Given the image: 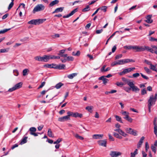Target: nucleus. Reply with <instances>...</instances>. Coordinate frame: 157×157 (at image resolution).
Listing matches in <instances>:
<instances>
[{
  "instance_id": "7",
  "label": "nucleus",
  "mask_w": 157,
  "mask_h": 157,
  "mask_svg": "<svg viewBox=\"0 0 157 157\" xmlns=\"http://www.w3.org/2000/svg\"><path fill=\"white\" fill-rule=\"evenodd\" d=\"M66 51V50L63 49L60 50L59 51V53L58 54V55L59 56L60 58H66L67 56V54H64Z\"/></svg>"
},
{
  "instance_id": "8",
  "label": "nucleus",
  "mask_w": 157,
  "mask_h": 157,
  "mask_svg": "<svg viewBox=\"0 0 157 157\" xmlns=\"http://www.w3.org/2000/svg\"><path fill=\"white\" fill-rule=\"evenodd\" d=\"M152 17V15H148L146 17V20H145V22H147L148 24H150L153 22V20L151 19Z\"/></svg>"
},
{
  "instance_id": "9",
  "label": "nucleus",
  "mask_w": 157,
  "mask_h": 157,
  "mask_svg": "<svg viewBox=\"0 0 157 157\" xmlns=\"http://www.w3.org/2000/svg\"><path fill=\"white\" fill-rule=\"evenodd\" d=\"M123 64L122 59H121L117 61H115L112 63L111 64L112 66H113L117 65Z\"/></svg>"
},
{
  "instance_id": "26",
  "label": "nucleus",
  "mask_w": 157,
  "mask_h": 157,
  "mask_svg": "<svg viewBox=\"0 0 157 157\" xmlns=\"http://www.w3.org/2000/svg\"><path fill=\"white\" fill-rule=\"evenodd\" d=\"M56 64H52L45 65H44V67L49 68H55V67H56Z\"/></svg>"
},
{
  "instance_id": "34",
  "label": "nucleus",
  "mask_w": 157,
  "mask_h": 157,
  "mask_svg": "<svg viewBox=\"0 0 157 157\" xmlns=\"http://www.w3.org/2000/svg\"><path fill=\"white\" fill-rule=\"evenodd\" d=\"M63 85V83L60 82L56 84V85L55 86V87L57 89H59Z\"/></svg>"
},
{
  "instance_id": "32",
  "label": "nucleus",
  "mask_w": 157,
  "mask_h": 157,
  "mask_svg": "<svg viewBox=\"0 0 157 157\" xmlns=\"http://www.w3.org/2000/svg\"><path fill=\"white\" fill-rule=\"evenodd\" d=\"M115 117L116 119V120L121 123H123L122 121L121 120V118L119 116L117 115H115Z\"/></svg>"
},
{
  "instance_id": "42",
  "label": "nucleus",
  "mask_w": 157,
  "mask_h": 157,
  "mask_svg": "<svg viewBox=\"0 0 157 157\" xmlns=\"http://www.w3.org/2000/svg\"><path fill=\"white\" fill-rule=\"evenodd\" d=\"M124 90L126 92L129 93L131 90V87H124Z\"/></svg>"
},
{
  "instance_id": "27",
  "label": "nucleus",
  "mask_w": 157,
  "mask_h": 157,
  "mask_svg": "<svg viewBox=\"0 0 157 157\" xmlns=\"http://www.w3.org/2000/svg\"><path fill=\"white\" fill-rule=\"evenodd\" d=\"M48 135L50 137H54V136L50 128H48Z\"/></svg>"
},
{
  "instance_id": "24",
  "label": "nucleus",
  "mask_w": 157,
  "mask_h": 157,
  "mask_svg": "<svg viewBox=\"0 0 157 157\" xmlns=\"http://www.w3.org/2000/svg\"><path fill=\"white\" fill-rule=\"evenodd\" d=\"M78 75L77 73H74L70 75H67V77L70 79H73L76 76Z\"/></svg>"
},
{
  "instance_id": "64",
  "label": "nucleus",
  "mask_w": 157,
  "mask_h": 157,
  "mask_svg": "<svg viewBox=\"0 0 157 157\" xmlns=\"http://www.w3.org/2000/svg\"><path fill=\"white\" fill-rule=\"evenodd\" d=\"M13 2H11L10 4L8 7V10H10L12 7L13 6Z\"/></svg>"
},
{
  "instance_id": "35",
  "label": "nucleus",
  "mask_w": 157,
  "mask_h": 157,
  "mask_svg": "<svg viewBox=\"0 0 157 157\" xmlns=\"http://www.w3.org/2000/svg\"><path fill=\"white\" fill-rule=\"evenodd\" d=\"M137 151V149H136L133 153H131V157H135L136 155L138 154Z\"/></svg>"
},
{
  "instance_id": "56",
  "label": "nucleus",
  "mask_w": 157,
  "mask_h": 157,
  "mask_svg": "<svg viewBox=\"0 0 157 157\" xmlns=\"http://www.w3.org/2000/svg\"><path fill=\"white\" fill-rule=\"evenodd\" d=\"M13 73L15 76H17L19 75V72L17 70H13Z\"/></svg>"
},
{
  "instance_id": "13",
  "label": "nucleus",
  "mask_w": 157,
  "mask_h": 157,
  "mask_svg": "<svg viewBox=\"0 0 157 157\" xmlns=\"http://www.w3.org/2000/svg\"><path fill=\"white\" fill-rule=\"evenodd\" d=\"M99 145L105 147L106 146V141L105 140H100L98 141Z\"/></svg>"
},
{
  "instance_id": "62",
  "label": "nucleus",
  "mask_w": 157,
  "mask_h": 157,
  "mask_svg": "<svg viewBox=\"0 0 157 157\" xmlns=\"http://www.w3.org/2000/svg\"><path fill=\"white\" fill-rule=\"evenodd\" d=\"M144 62L147 65H149V66H150V65L152 63L151 61L147 59H145L144 60Z\"/></svg>"
},
{
  "instance_id": "28",
  "label": "nucleus",
  "mask_w": 157,
  "mask_h": 157,
  "mask_svg": "<svg viewBox=\"0 0 157 157\" xmlns=\"http://www.w3.org/2000/svg\"><path fill=\"white\" fill-rule=\"evenodd\" d=\"M44 62L48 61L49 60L51 59L50 55H44Z\"/></svg>"
},
{
  "instance_id": "41",
  "label": "nucleus",
  "mask_w": 157,
  "mask_h": 157,
  "mask_svg": "<svg viewBox=\"0 0 157 157\" xmlns=\"http://www.w3.org/2000/svg\"><path fill=\"white\" fill-rule=\"evenodd\" d=\"M29 70L27 69H25L23 71V75L24 76H25L26 75L28 74L27 72H29Z\"/></svg>"
},
{
  "instance_id": "11",
  "label": "nucleus",
  "mask_w": 157,
  "mask_h": 157,
  "mask_svg": "<svg viewBox=\"0 0 157 157\" xmlns=\"http://www.w3.org/2000/svg\"><path fill=\"white\" fill-rule=\"evenodd\" d=\"M68 120H70V119L67 115L63 117H59L58 119V121L60 122H64Z\"/></svg>"
},
{
  "instance_id": "10",
  "label": "nucleus",
  "mask_w": 157,
  "mask_h": 157,
  "mask_svg": "<svg viewBox=\"0 0 157 157\" xmlns=\"http://www.w3.org/2000/svg\"><path fill=\"white\" fill-rule=\"evenodd\" d=\"M77 11V9L76 8L74 10H72L70 13L69 14H67L66 15H64L63 16V18H68L70 17L73 14H74L75 12H76Z\"/></svg>"
},
{
  "instance_id": "30",
  "label": "nucleus",
  "mask_w": 157,
  "mask_h": 157,
  "mask_svg": "<svg viewBox=\"0 0 157 157\" xmlns=\"http://www.w3.org/2000/svg\"><path fill=\"white\" fill-rule=\"evenodd\" d=\"M22 83L21 82L17 84L14 86L16 89V90H17L21 88L22 86Z\"/></svg>"
},
{
  "instance_id": "48",
  "label": "nucleus",
  "mask_w": 157,
  "mask_h": 157,
  "mask_svg": "<svg viewBox=\"0 0 157 157\" xmlns=\"http://www.w3.org/2000/svg\"><path fill=\"white\" fill-rule=\"evenodd\" d=\"M147 93L146 90L145 89H143L141 90V94L142 95H144Z\"/></svg>"
},
{
  "instance_id": "29",
  "label": "nucleus",
  "mask_w": 157,
  "mask_h": 157,
  "mask_svg": "<svg viewBox=\"0 0 157 157\" xmlns=\"http://www.w3.org/2000/svg\"><path fill=\"white\" fill-rule=\"evenodd\" d=\"M59 2L58 0H55L49 4L50 6H52L56 4H57Z\"/></svg>"
},
{
  "instance_id": "39",
  "label": "nucleus",
  "mask_w": 157,
  "mask_h": 157,
  "mask_svg": "<svg viewBox=\"0 0 157 157\" xmlns=\"http://www.w3.org/2000/svg\"><path fill=\"white\" fill-rule=\"evenodd\" d=\"M133 46L129 45V46H124V48L128 49V50H131L133 48Z\"/></svg>"
},
{
  "instance_id": "20",
  "label": "nucleus",
  "mask_w": 157,
  "mask_h": 157,
  "mask_svg": "<svg viewBox=\"0 0 157 157\" xmlns=\"http://www.w3.org/2000/svg\"><path fill=\"white\" fill-rule=\"evenodd\" d=\"M122 80L124 82H125V84L127 83L128 86L132 82V81H131L130 80L126 79V78L124 77L122 78Z\"/></svg>"
},
{
  "instance_id": "40",
  "label": "nucleus",
  "mask_w": 157,
  "mask_h": 157,
  "mask_svg": "<svg viewBox=\"0 0 157 157\" xmlns=\"http://www.w3.org/2000/svg\"><path fill=\"white\" fill-rule=\"evenodd\" d=\"M74 136L77 139H78L81 140H83L84 139V138L83 137L79 136L78 134H75Z\"/></svg>"
},
{
  "instance_id": "50",
  "label": "nucleus",
  "mask_w": 157,
  "mask_h": 157,
  "mask_svg": "<svg viewBox=\"0 0 157 157\" xmlns=\"http://www.w3.org/2000/svg\"><path fill=\"white\" fill-rule=\"evenodd\" d=\"M127 133L130 134L132 131V129L131 128H127L125 129Z\"/></svg>"
},
{
  "instance_id": "46",
  "label": "nucleus",
  "mask_w": 157,
  "mask_h": 157,
  "mask_svg": "<svg viewBox=\"0 0 157 157\" xmlns=\"http://www.w3.org/2000/svg\"><path fill=\"white\" fill-rule=\"evenodd\" d=\"M137 131L132 129V131L131 132L130 134H132L134 136H136L137 135Z\"/></svg>"
},
{
  "instance_id": "61",
  "label": "nucleus",
  "mask_w": 157,
  "mask_h": 157,
  "mask_svg": "<svg viewBox=\"0 0 157 157\" xmlns=\"http://www.w3.org/2000/svg\"><path fill=\"white\" fill-rule=\"evenodd\" d=\"M122 56V55L121 54H119L117 55L115 57L116 59H117L121 58Z\"/></svg>"
},
{
  "instance_id": "57",
  "label": "nucleus",
  "mask_w": 157,
  "mask_h": 157,
  "mask_svg": "<svg viewBox=\"0 0 157 157\" xmlns=\"http://www.w3.org/2000/svg\"><path fill=\"white\" fill-rule=\"evenodd\" d=\"M8 50L5 48L2 49L0 50V53L7 52Z\"/></svg>"
},
{
  "instance_id": "1",
  "label": "nucleus",
  "mask_w": 157,
  "mask_h": 157,
  "mask_svg": "<svg viewBox=\"0 0 157 157\" xmlns=\"http://www.w3.org/2000/svg\"><path fill=\"white\" fill-rule=\"evenodd\" d=\"M157 99V91L155 94L154 97L153 95H151L149 97L148 100V106H152L154 105Z\"/></svg>"
},
{
  "instance_id": "14",
  "label": "nucleus",
  "mask_w": 157,
  "mask_h": 157,
  "mask_svg": "<svg viewBox=\"0 0 157 157\" xmlns=\"http://www.w3.org/2000/svg\"><path fill=\"white\" fill-rule=\"evenodd\" d=\"M157 66V64H156L153 65L151 63L150 66V69L153 71H155L157 72V68H156Z\"/></svg>"
},
{
  "instance_id": "6",
  "label": "nucleus",
  "mask_w": 157,
  "mask_h": 157,
  "mask_svg": "<svg viewBox=\"0 0 157 157\" xmlns=\"http://www.w3.org/2000/svg\"><path fill=\"white\" fill-rule=\"evenodd\" d=\"M66 57H67L66 59L65 58H61L60 59V60L62 63H65L67 61H73L74 60V58L72 56H67Z\"/></svg>"
},
{
  "instance_id": "58",
  "label": "nucleus",
  "mask_w": 157,
  "mask_h": 157,
  "mask_svg": "<svg viewBox=\"0 0 157 157\" xmlns=\"http://www.w3.org/2000/svg\"><path fill=\"white\" fill-rule=\"evenodd\" d=\"M154 133L156 136H157V126H154Z\"/></svg>"
},
{
  "instance_id": "3",
  "label": "nucleus",
  "mask_w": 157,
  "mask_h": 157,
  "mask_svg": "<svg viewBox=\"0 0 157 157\" xmlns=\"http://www.w3.org/2000/svg\"><path fill=\"white\" fill-rule=\"evenodd\" d=\"M122 154L120 151H112L110 152L109 155L111 157H118L121 155Z\"/></svg>"
},
{
  "instance_id": "16",
  "label": "nucleus",
  "mask_w": 157,
  "mask_h": 157,
  "mask_svg": "<svg viewBox=\"0 0 157 157\" xmlns=\"http://www.w3.org/2000/svg\"><path fill=\"white\" fill-rule=\"evenodd\" d=\"M144 136H142L140 138V141H139L138 144H137V147L138 148H139L141 147L142 144L143 142V140L144 139Z\"/></svg>"
},
{
  "instance_id": "59",
  "label": "nucleus",
  "mask_w": 157,
  "mask_h": 157,
  "mask_svg": "<svg viewBox=\"0 0 157 157\" xmlns=\"http://www.w3.org/2000/svg\"><path fill=\"white\" fill-rule=\"evenodd\" d=\"M34 59L36 60L41 62L40 56H36L34 57Z\"/></svg>"
},
{
  "instance_id": "38",
  "label": "nucleus",
  "mask_w": 157,
  "mask_h": 157,
  "mask_svg": "<svg viewBox=\"0 0 157 157\" xmlns=\"http://www.w3.org/2000/svg\"><path fill=\"white\" fill-rule=\"evenodd\" d=\"M51 59H61L60 56H56L53 55H50Z\"/></svg>"
},
{
  "instance_id": "5",
  "label": "nucleus",
  "mask_w": 157,
  "mask_h": 157,
  "mask_svg": "<svg viewBox=\"0 0 157 157\" xmlns=\"http://www.w3.org/2000/svg\"><path fill=\"white\" fill-rule=\"evenodd\" d=\"M133 50H134L135 52H140L144 51V49L142 46H133Z\"/></svg>"
},
{
  "instance_id": "55",
  "label": "nucleus",
  "mask_w": 157,
  "mask_h": 157,
  "mask_svg": "<svg viewBox=\"0 0 157 157\" xmlns=\"http://www.w3.org/2000/svg\"><path fill=\"white\" fill-rule=\"evenodd\" d=\"M149 146L147 142H146L145 143V150L147 152L148 151V150L149 149Z\"/></svg>"
},
{
  "instance_id": "17",
  "label": "nucleus",
  "mask_w": 157,
  "mask_h": 157,
  "mask_svg": "<svg viewBox=\"0 0 157 157\" xmlns=\"http://www.w3.org/2000/svg\"><path fill=\"white\" fill-rule=\"evenodd\" d=\"M135 67L128 68L124 69L123 70L125 74H126L129 72H131L134 70H135Z\"/></svg>"
},
{
  "instance_id": "54",
  "label": "nucleus",
  "mask_w": 157,
  "mask_h": 157,
  "mask_svg": "<svg viewBox=\"0 0 157 157\" xmlns=\"http://www.w3.org/2000/svg\"><path fill=\"white\" fill-rule=\"evenodd\" d=\"M62 140V138H59L56 141H55L53 143L54 144H58Z\"/></svg>"
},
{
  "instance_id": "25",
  "label": "nucleus",
  "mask_w": 157,
  "mask_h": 157,
  "mask_svg": "<svg viewBox=\"0 0 157 157\" xmlns=\"http://www.w3.org/2000/svg\"><path fill=\"white\" fill-rule=\"evenodd\" d=\"M103 136L102 134H94V135L92 137L94 139H98L101 138Z\"/></svg>"
},
{
  "instance_id": "23",
  "label": "nucleus",
  "mask_w": 157,
  "mask_h": 157,
  "mask_svg": "<svg viewBox=\"0 0 157 157\" xmlns=\"http://www.w3.org/2000/svg\"><path fill=\"white\" fill-rule=\"evenodd\" d=\"M64 9V7H59L56 8L55 10L52 12V13H57L59 12H62Z\"/></svg>"
},
{
  "instance_id": "52",
  "label": "nucleus",
  "mask_w": 157,
  "mask_h": 157,
  "mask_svg": "<svg viewBox=\"0 0 157 157\" xmlns=\"http://www.w3.org/2000/svg\"><path fill=\"white\" fill-rule=\"evenodd\" d=\"M144 69L146 72L148 74H150L151 72L150 70L146 67H144Z\"/></svg>"
},
{
  "instance_id": "63",
  "label": "nucleus",
  "mask_w": 157,
  "mask_h": 157,
  "mask_svg": "<svg viewBox=\"0 0 157 157\" xmlns=\"http://www.w3.org/2000/svg\"><path fill=\"white\" fill-rule=\"evenodd\" d=\"M140 74L139 73H135L133 74L132 76L134 78H137L140 76Z\"/></svg>"
},
{
  "instance_id": "2",
  "label": "nucleus",
  "mask_w": 157,
  "mask_h": 157,
  "mask_svg": "<svg viewBox=\"0 0 157 157\" xmlns=\"http://www.w3.org/2000/svg\"><path fill=\"white\" fill-rule=\"evenodd\" d=\"M45 8L44 6L42 4H38L34 8L33 12L35 13L36 12L40 11L43 10Z\"/></svg>"
},
{
  "instance_id": "21",
  "label": "nucleus",
  "mask_w": 157,
  "mask_h": 157,
  "mask_svg": "<svg viewBox=\"0 0 157 157\" xmlns=\"http://www.w3.org/2000/svg\"><path fill=\"white\" fill-rule=\"evenodd\" d=\"M121 113L125 117H124L123 118L124 119L126 118V117H128L129 116V113L126 111H124L123 110L121 111Z\"/></svg>"
},
{
  "instance_id": "53",
  "label": "nucleus",
  "mask_w": 157,
  "mask_h": 157,
  "mask_svg": "<svg viewBox=\"0 0 157 157\" xmlns=\"http://www.w3.org/2000/svg\"><path fill=\"white\" fill-rule=\"evenodd\" d=\"M116 85L118 86H122L123 85H124V83H123L122 82H117L116 84Z\"/></svg>"
},
{
  "instance_id": "47",
  "label": "nucleus",
  "mask_w": 157,
  "mask_h": 157,
  "mask_svg": "<svg viewBox=\"0 0 157 157\" xmlns=\"http://www.w3.org/2000/svg\"><path fill=\"white\" fill-rule=\"evenodd\" d=\"M100 8V10L103 11L104 12H105L106 11L107 7L106 6H103L99 8Z\"/></svg>"
},
{
  "instance_id": "49",
  "label": "nucleus",
  "mask_w": 157,
  "mask_h": 157,
  "mask_svg": "<svg viewBox=\"0 0 157 157\" xmlns=\"http://www.w3.org/2000/svg\"><path fill=\"white\" fill-rule=\"evenodd\" d=\"M151 148L152 151L155 154L156 151V147L152 145L151 146Z\"/></svg>"
},
{
  "instance_id": "43",
  "label": "nucleus",
  "mask_w": 157,
  "mask_h": 157,
  "mask_svg": "<svg viewBox=\"0 0 157 157\" xmlns=\"http://www.w3.org/2000/svg\"><path fill=\"white\" fill-rule=\"evenodd\" d=\"M11 29L10 28L8 29H4L3 30H2L0 31V34H3L7 32L8 31L10 30Z\"/></svg>"
},
{
  "instance_id": "12",
  "label": "nucleus",
  "mask_w": 157,
  "mask_h": 157,
  "mask_svg": "<svg viewBox=\"0 0 157 157\" xmlns=\"http://www.w3.org/2000/svg\"><path fill=\"white\" fill-rule=\"evenodd\" d=\"M65 67V65L64 64H59L58 65H56L55 69H58L59 70L64 69Z\"/></svg>"
},
{
  "instance_id": "15",
  "label": "nucleus",
  "mask_w": 157,
  "mask_h": 157,
  "mask_svg": "<svg viewBox=\"0 0 157 157\" xmlns=\"http://www.w3.org/2000/svg\"><path fill=\"white\" fill-rule=\"evenodd\" d=\"M143 47V48L144 49V51L146 50L151 53L153 52L154 48H152V47L151 48H150L147 46H144Z\"/></svg>"
},
{
  "instance_id": "51",
  "label": "nucleus",
  "mask_w": 157,
  "mask_h": 157,
  "mask_svg": "<svg viewBox=\"0 0 157 157\" xmlns=\"http://www.w3.org/2000/svg\"><path fill=\"white\" fill-rule=\"evenodd\" d=\"M93 107L91 106H88L86 108V109L89 112H90Z\"/></svg>"
},
{
  "instance_id": "60",
  "label": "nucleus",
  "mask_w": 157,
  "mask_h": 157,
  "mask_svg": "<svg viewBox=\"0 0 157 157\" xmlns=\"http://www.w3.org/2000/svg\"><path fill=\"white\" fill-rule=\"evenodd\" d=\"M126 118H125V119L126 120H127V121L130 122H132V119L129 116H128V117Z\"/></svg>"
},
{
  "instance_id": "22",
  "label": "nucleus",
  "mask_w": 157,
  "mask_h": 157,
  "mask_svg": "<svg viewBox=\"0 0 157 157\" xmlns=\"http://www.w3.org/2000/svg\"><path fill=\"white\" fill-rule=\"evenodd\" d=\"M83 115L82 114L78 113V112H74L73 117L77 118L78 117L81 118L82 117Z\"/></svg>"
},
{
  "instance_id": "4",
  "label": "nucleus",
  "mask_w": 157,
  "mask_h": 157,
  "mask_svg": "<svg viewBox=\"0 0 157 157\" xmlns=\"http://www.w3.org/2000/svg\"><path fill=\"white\" fill-rule=\"evenodd\" d=\"M129 86L130 87H131L132 91L135 93L139 92L140 90V89L137 86L135 85L133 82L131 83Z\"/></svg>"
},
{
  "instance_id": "18",
  "label": "nucleus",
  "mask_w": 157,
  "mask_h": 157,
  "mask_svg": "<svg viewBox=\"0 0 157 157\" xmlns=\"http://www.w3.org/2000/svg\"><path fill=\"white\" fill-rule=\"evenodd\" d=\"M36 25H39V24L42 23L43 22L46 20L45 19H36Z\"/></svg>"
},
{
  "instance_id": "36",
  "label": "nucleus",
  "mask_w": 157,
  "mask_h": 157,
  "mask_svg": "<svg viewBox=\"0 0 157 157\" xmlns=\"http://www.w3.org/2000/svg\"><path fill=\"white\" fill-rule=\"evenodd\" d=\"M28 138L27 137H24L22 140L21 141L20 144H22L25 143L27 142V139Z\"/></svg>"
},
{
  "instance_id": "45",
  "label": "nucleus",
  "mask_w": 157,
  "mask_h": 157,
  "mask_svg": "<svg viewBox=\"0 0 157 157\" xmlns=\"http://www.w3.org/2000/svg\"><path fill=\"white\" fill-rule=\"evenodd\" d=\"M28 23L29 24H33L36 25V20H32L30 21H29Z\"/></svg>"
},
{
  "instance_id": "31",
  "label": "nucleus",
  "mask_w": 157,
  "mask_h": 157,
  "mask_svg": "<svg viewBox=\"0 0 157 157\" xmlns=\"http://www.w3.org/2000/svg\"><path fill=\"white\" fill-rule=\"evenodd\" d=\"M36 128L34 127L30 128L29 129V131L30 132V134L31 133H34L36 131Z\"/></svg>"
},
{
  "instance_id": "37",
  "label": "nucleus",
  "mask_w": 157,
  "mask_h": 157,
  "mask_svg": "<svg viewBox=\"0 0 157 157\" xmlns=\"http://www.w3.org/2000/svg\"><path fill=\"white\" fill-rule=\"evenodd\" d=\"M119 133L120 135L123 136L124 137H126L127 136V134L125 133L121 129V130H120V132H119Z\"/></svg>"
},
{
  "instance_id": "33",
  "label": "nucleus",
  "mask_w": 157,
  "mask_h": 157,
  "mask_svg": "<svg viewBox=\"0 0 157 157\" xmlns=\"http://www.w3.org/2000/svg\"><path fill=\"white\" fill-rule=\"evenodd\" d=\"M67 116L68 117V118L70 120V117L72 116L73 117L74 112H73L71 111H68L67 112Z\"/></svg>"
},
{
  "instance_id": "44",
  "label": "nucleus",
  "mask_w": 157,
  "mask_h": 157,
  "mask_svg": "<svg viewBox=\"0 0 157 157\" xmlns=\"http://www.w3.org/2000/svg\"><path fill=\"white\" fill-rule=\"evenodd\" d=\"M90 10V7L89 6H87L86 7L83 9L82 10V12H86Z\"/></svg>"
},
{
  "instance_id": "19",
  "label": "nucleus",
  "mask_w": 157,
  "mask_h": 157,
  "mask_svg": "<svg viewBox=\"0 0 157 157\" xmlns=\"http://www.w3.org/2000/svg\"><path fill=\"white\" fill-rule=\"evenodd\" d=\"M122 60L123 61V64H124L125 63H126L129 62H135V61L133 59H127Z\"/></svg>"
}]
</instances>
